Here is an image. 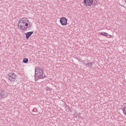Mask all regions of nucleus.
<instances>
[{"label": "nucleus", "instance_id": "f257e3e1", "mask_svg": "<svg viewBox=\"0 0 126 126\" xmlns=\"http://www.w3.org/2000/svg\"><path fill=\"white\" fill-rule=\"evenodd\" d=\"M29 20L27 18H23L18 22V28L21 30H26L28 28H30L31 26H29Z\"/></svg>", "mask_w": 126, "mask_h": 126}, {"label": "nucleus", "instance_id": "f03ea898", "mask_svg": "<svg viewBox=\"0 0 126 126\" xmlns=\"http://www.w3.org/2000/svg\"><path fill=\"white\" fill-rule=\"evenodd\" d=\"M46 75H44L43 70L39 67H36L35 69L34 79L35 81L39 80V79H43L45 78Z\"/></svg>", "mask_w": 126, "mask_h": 126}, {"label": "nucleus", "instance_id": "7ed1b4c3", "mask_svg": "<svg viewBox=\"0 0 126 126\" xmlns=\"http://www.w3.org/2000/svg\"><path fill=\"white\" fill-rule=\"evenodd\" d=\"M8 78L10 81L13 82L16 79V74L14 73H10L8 75Z\"/></svg>", "mask_w": 126, "mask_h": 126}, {"label": "nucleus", "instance_id": "20e7f679", "mask_svg": "<svg viewBox=\"0 0 126 126\" xmlns=\"http://www.w3.org/2000/svg\"><path fill=\"white\" fill-rule=\"evenodd\" d=\"M60 23L63 26L67 25V19L65 17H62L60 19Z\"/></svg>", "mask_w": 126, "mask_h": 126}, {"label": "nucleus", "instance_id": "39448f33", "mask_svg": "<svg viewBox=\"0 0 126 126\" xmlns=\"http://www.w3.org/2000/svg\"><path fill=\"white\" fill-rule=\"evenodd\" d=\"M8 96V93L5 92V91H0V97L2 98H6Z\"/></svg>", "mask_w": 126, "mask_h": 126}, {"label": "nucleus", "instance_id": "423d86ee", "mask_svg": "<svg viewBox=\"0 0 126 126\" xmlns=\"http://www.w3.org/2000/svg\"><path fill=\"white\" fill-rule=\"evenodd\" d=\"M84 2L86 5L90 6V5L93 3V0H84Z\"/></svg>", "mask_w": 126, "mask_h": 126}, {"label": "nucleus", "instance_id": "0eeeda50", "mask_svg": "<svg viewBox=\"0 0 126 126\" xmlns=\"http://www.w3.org/2000/svg\"><path fill=\"white\" fill-rule=\"evenodd\" d=\"M34 33L33 31L32 32H29L26 33V39H28L30 38V37L32 35V34Z\"/></svg>", "mask_w": 126, "mask_h": 126}, {"label": "nucleus", "instance_id": "6e6552de", "mask_svg": "<svg viewBox=\"0 0 126 126\" xmlns=\"http://www.w3.org/2000/svg\"><path fill=\"white\" fill-rule=\"evenodd\" d=\"M94 63V62L88 63L86 64V65L88 67V68H93Z\"/></svg>", "mask_w": 126, "mask_h": 126}, {"label": "nucleus", "instance_id": "1a4fd4ad", "mask_svg": "<svg viewBox=\"0 0 126 126\" xmlns=\"http://www.w3.org/2000/svg\"><path fill=\"white\" fill-rule=\"evenodd\" d=\"M29 61V60H28V58H24L23 60V63H27Z\"/></svg>", "mask_w": 126, "mask_h": 126}, {"label": "nucleus", "instance_id": "9d476101", "mask_svg": "<svg viewBox=\"0 0 126 126\" xmlns=\"http://www.w3.org/2000/svg\"><path fill=\"white\" fill-rule=\"evenodd\" d=\"M100 34L103 36H105V37H108V33L107 32H100Z\"/></svg>", "mask_w": 126, "mask_h": 126}, {"label": "nucleus", "instance_id": "9b49d317", "mask_svg": "<svg viewBox=\"0 0 126 126\" xmlns=\"http://www.w3.org/2000/svg\"><path fill=\"white\" fill-rule=\"evenodd\" d=\"M33 112H36L37 111V109H34L33 110Z\"/></svg>", "mask_w": 126, "mask_h": 126}, {"label": "nucleus", "instance_id": "f8f14e48", "mask_svg": "<svg viewBox=\"0 0 126 126\" xmlns=\"http://www.w3.org/2000/svg\"><path fill=\"white\" fill-rule=\"evenodd\" d=\"M49 88H46V90H49Z\"/></svg>", "mask_w": 126, "mask_h": 126}, {"label": "nucleus", "instance_id": "ddd939ff", "mask_svg": "<svg viewBox=\"0 0 126 126\" xmlns=\"http://www.w3.org/2000/svg\"><path fill=\"white\" fill-rule=\"evenodd\" d=\"M66 107H68V106L66 105Z\"/></svg>", "mask_w": 126, "mask_h": 126}, {"label": "nucleus", "instance_id": "4468645a", "mask_svg": "<svg viewBox=\"0 0 126 126\" xmlns=\"http://www.w3.org/2000/svg\"><path fill=\"white\" fill-rule=\"evenodd\" d=\"M94 4H95V3H94Z\"/></svg>", "mask_w": 126, "mask_h": 126}]
</instances>
